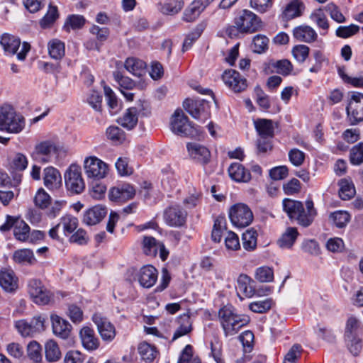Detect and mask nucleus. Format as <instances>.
Here are the masks:
<instances>
[{
	"mask_svg": "<svg viewBox=\"0 0 363 363\" xmlns=\"http://www.w3.org/2000/svg\"><path fill=\"white\" fill-rule=\"evenodd\" d=\"M108 138L115 143H122L125 137V133L117 126H110L106 130Z\"/></svg>",
	"mask_w": 363,
	"mask_h": 363,
	"instance_id": "64",
	"label": "nucleus"
},
{
	"mask_svg": "<svg viewBox=\"0 0 363 363\" xmlns=\"http://www.w3.org/2000/svg\"><path fill=\"white\" fill-rule=\"evenodd\" d=\"M339 195L342 200H348L355 194V188L353 183L347 179H342L339 182Z\"/></svg>",
	"mask_w": 363,
	"mask_h": 363,
	"instance_id": "40",
	"label": "nucleus"
},
{
	"mask_svg": "<svg viewBox=\"0 0 363 363\" xmlns=\"http://www.w3.org/2000/svg\"><path fill=\"white\" fill-rule=\"evenodd\" d=\"M255 276V279L259 282H271L274 279V272L272 268L262 266L256 269Z\"/></svg>",
	"mask_w": 363,
	"mask_h": 363,
	"instance_id": "51",
	"label": "nucleus"
},
{
	"mask_svg": "<svg viewBox=\"0 0 363 363\" xmlns=\"http://www.w3.org/2000/svg\"><path fill=\"white\" fill-rule=\"evenodd\" d=\"M135 190L129 184H123L118 186L112 187L108 192V198L115 202H125L134 197Z\"/></svg>",
	"mask_w": 363,
	"mask_h": 363,
	"instance_id": "16",
	"label": "nucleus"
},
{
	"mask_svg": "<svg viewBox=\"0 0 363 363\" xmlns=\"http://www.w3.org/2000/svg\"><path fill=\"white\" fill-rule=\"evenodd\" d=\"M45 359L49 362H57L62 357V353L58 344L54 340H49L45 342Z\"/></svg>",
	"mask_w": 363,
	"mask_h": 363,
	"instance_id": "36",
	"label": "nucleus"
},
{
	"mask_svg": "<svg viewBox=\"0 0 363 363\" xmlns=\"http://www.w3.org/2000/svg\"><path fill=\"white\" fill-rule=\"evenodd\" d=\"M310 49L305 45H295L291 50L294 59L300 63H303L308 57Z\"/></svg>",
	"mask_w": 363,
	"mask_h": 363,
	"instance_id": "59",
	"label": "nucleus"
},
{
	"mask_svg": "<svg viewBox=\"0 0 363 363\" xmlns=\"http://www.w3.org/2000/svg\"><path fill=\"white\" fill-rule=\"evenodd\" d=\"M229 218L234 226L242 228L252 223L253 214L247 205L243 203H238L230 208Z\"/></svg>",
	"mask_w": 363,
	"mask_h": 363,
	"instance_id": "6",
	"label": "nucleus"
},
{
	"mask_svg": "<svg viewBox=\"0 0 363 363\" xmlns=\"http://www.w3.org/2000/svg\"><path fill=\"white\" fill-rule=\"evenodd\" d=\"M325 10L330 14L331 18L337 23H341L346 21L345 17L338 6L334 3L328 4L325 7Z\"/></svg>",
	"mask_w": 363,
	"mask_h": 363,
	"instance_id": "63",
	"label": "nucleus"
},
{
	"mask_svg": "<svg viewBox=\"0 0 363 363\" xmlns=\"http://www.w3.org/2000/svg\"><path fill=\"white\" fill-rule=\"evenodd\" d=\"M92 320L96 324L99 333L104 341H112L116 335L114 325L100 314H94Z\"/></svg>",
	"mask_w": 363,
	"mask_h": 363,
	"instance_id": "14",
	"label": "nucleus"
},
{
	"mask_svg": "<svg viewBox=\"0 0 363 363\" xmlns=\"http://www.w3.org/2000/svg\"><path fill=\"white\" fill-rule=\"evenodd\" d=\"M138 350L143 363H152L158 355L156 347L146 342L140 343Z\"/></svg>",
	"mask_w": 363,
	"mask_h": 363,
	"instance_id": "31",
	"label": "nucleus"
},
{
	"mask_svg": "<svg viewBox=\"0 0 363 363\" xmlns=\"http://www.w3.org/2000/svg\"><path fill=\"white\" fill-rule=\"evenodd\" d=\"M140 107H130L117 120L119 125L127 130L133 129L138 121L139 113L143 109V104L140 101Z\"/></svg>",
	"mask_w": 363,
	"mask_h": 363,
	"instance_id": "17",
	"label": "nucleus"
},
{
	"mask_svg": "<svg viewBox=\"0 0 363 363\" xmlns=\"http://www.w3.org/2000/svg\"><path fill=\"white\" fill-rule=\"evenodd\" d=\"M42 347L40 343L33 340L27 345V355L33 363H42Z\"/></svg>",
	"mask_w": 363,
	"mask_h": 363,
	"instance_id": "41",
	"label": "nucleus"
},
{
	"mask_svg": "<svg viewBox=\"0 0 363 363\" xmlns=\"http://www.w3.org/2000/svg\"><path fill=\"white\" fill-rule=\"evenodd\" d=\"M350 160L354 165H359L363 163V143H359L351 148Z\"/></svg>",
	"mask_w": 363,
	"mask_h": 363,
	"instance_id": "55",
	"label": "nucleus"
},
{
	"mask_svg": "<svg viewBox=\"0 0 363 363\" xmlns=\"http://www.w3.org/2000/svg\"><path fill=\"white\" fill-rule=\"evenodd\" d=\"M252 282V279L249 276L244 274H240L237 280L238 294L241 293L245 297L251 298L255 294Z\"/></svg>",
	"mask_w": 363,
	"mask_h": 363,
	"instance_id": "32",
	"label": "nucleus"
},
{
	"mask_svg": "<svg viewBox=\"0 0 363 363\" xmlns=\"http://www.w3.org/2000/svg\"><path fill=\"white\" fill-rule=\"evenodd\" d=\"M315 216L316 211L314 208L313 201L307 200L306 201V209L303 206L302 210L298 213L294 220H296L300 225L308 227L313 223Z\"/></svg>",
	"mask_w": 363,
	"mask_h": 363,
	"instance_id": "22",
	"label": "nucleus"
},
{
	"mask_svg": "<svg viewBox=\"0 0 363 363\" xmlns=\"http://www.w3.org/2000/svg\"><path fill=\"white\" fill-rule=\"evenodd\" d=\"M347 114L351 125L363 121V94L351 92L346 107Z\"/></svg>",
	"mask_w": 363,
	"mask_h": 363,
	"instance_id": "7",
	"label": "nucleus"
},
{
	"mask_svg": "<svg viewBox=\"0 0 363 363\" xmlns=\"http://www.w3.org/2000/svg\"><path fill=\"white\" fill-rule=\"evenodd\" d=\"M359 328V322L355 317H350L347 319L345 328V338L351 339L356 337Z\"/></svg>",
	"mask_w": 363,
	"mask_h": 363,
	"instance_id": "61",
	"label": "nucleus"
},
{
	"mask_svg": "<svg viewBox=\"0 0 363 363\" xmlns=\"http://www.w3.org/2000/svg\"><path fill=\"white\" fill-rule=\"evenodd\" d=\"M0 44L7 55L17 54L18 60L21 61L26 59L27 53L30 50V44L23 42L20 52H17L21 46V40L18 37L9 33H4L1 36Z\"/></svg>",
	"mask_w": 363,
	"mask_h": 363,
	"instance_id": "5",
	"label": "nucleus"
},
{
	"mask_svg": "<svg viewBox=\"0 0 363 363\" xmlns=\"http://www.w3.org/2000/svg\"><path fill=\"white\" fill-rule=\"evenodd\" d=\"M14 325L21 336L23 337H33L35 336L28 320H18L15 322Z\"/></svg>",
	"mask_w": 363,
	"mask_h": 363,
	"instance_id": "54",
	"label": "nucleus"
},
{
	"mask_svg": "<svg viewBox=\"0 0 363 363\" xmlns=\"http://www.w3.org/2000/svg\"><path fill=\"white\" fill-rule=\"evenodd\" d=\"M28 164V161L26 156L23 153L17 152L11 159L10 166L15 171L22 172L27 168Z\"/></svg>",
	"mask_w": 363,
	"mask_h": 363,
	"instance_id": "49",
	"label": "nucleus"
},
{
	"mask_svg": "<svg viewBox=\"0 0 363 363\" xmlns=\"http://www.w3.org/2000/svg\"><path fill=\"white\" fill-rule=\"evenodd\" d=\"M293 36L297 41L311 43L317 40L318 34L311 26L301 25L294 28Z\"/></svg>",
	"mask_w": 363,
	"mask_h": 363,
	"instance_id": "24",
	"label": "nucleus"
},
{
	"mask_svg": "<svg viewBox=\"0 0 363 363\" xmlns=\"http://www.w3.org/2000/svg\"><path fill=\"white\" fill-rule=\"evenodd\" d=\"M46 320L47 318L45 315L38 314L28 320L34 335L45 330Z\"/></svg>",
	"mask_w": 363,
	"mask_h": 363,
	"instance_id": "46",
	"label": "nucleus"
},
{
	"mask_svg": "<svg viewBox=\"0 0 363 363\" xmlns=\"http://www.w3.org/2000/svg\"><path fill=\"white\" fill-rule=\"evenodd\" d=\"M255 127L262 138H272L274 136L273 121L269 119H257L255 121Z\"/></svg>",
	"mask_w": 363,
	"mask_h": 363,
	"instance_id": "33",
	"label": "nucleus"
},
{
	"mask_svg": "<svg viewBox=\"0 0 363 363\" xmlns=\"http://www.w3.org/2000/svg\"><path fill=\"white\" fill-rule=\"evenodd\" d=\"M273 305L274 301L272 298H267L250 303L249 308L254 313H263L269 311Z\"/></svg>",
	"mask_w": 363,
	"mask_h": 363,
	"instance_id": "44",
	"label": "nucleus"
},
{
	"mask_svg": "<svg viewBox=\"0 0 363 363\" xmlns=\"http://www.w3.org/2000/svg\"><path fill=\"white\" fill-rule=\"evenodd\" d=\"M59 224H60V226H62L64 234L67 235L73 233L77 229L78 220L75 217L66 216L62 218Z\"/></svg>",
	"mask_w": 363,
	"mask_h": 363,
	"instance_id": "53",
	"label": "nucleus"
},
{
	"mask_svg": "<svg viewBox=\"0 0 363 363\" xmlns=\"http://www.w3.org/2000/svg\"><path fill=\"white\" fill-rule=\"evenodd\" d=\"M218 319L225 336L237 334L250 321L247 316L237 314L230 305L225 306L219 310Z\"/></svg>",
	"mask_w": 363,
	"mask_h": 363,
	"instance_id": "1",
	"label": "nucleus"
},
{
	"mask_svg": "<svg viewBox=\"0 0 363 363\" xmlns=\"http://www.w3.org/2000/svg\"><path fill=\"white\" fill-rule=\"evenodd\" d=\"M303 203L301 201L285 199L283 201L284 211L287 213L290 219L294 220L298 213L302 210Z\"/></svg>",
	"mask_w": 363,
	"mask_h": 363,
	"instance_id": "38",
	"label": "nucleus"
},
{
	"mask_svg": "<svg viewBox=\"0 0 363 363\" xmlns=\"http://www.w3.org/2000/svg\"><path fill=\"white\" fill-rule=\"evenodd\" d=\"M30 232L29 225L22 219L16 221L13 229L14 238L21 242H27Z\"/></svg>",
	"mask_w": 363,
	"mask_h": 363,
	"instance_id": "39",
	"label": "nucleus"
},
{
	"mask_svg": "<svg viewBox=\"0 0 363 363\" xmlns=\"http://www.w3.org/2000/svg\"><path fill=\"white\" fill-rule=\"evenodd\" d=\"M50 320L54 335L63 340L68 339L72 332L69 322L56 314H51Z\"/></svg>",
	"mask_w": 363,
	"mask_h": 363,
	"instance_id": "18",
	"label": "nucleus"
},
{
	"mask_svg": "<svg viewBox=\"0 0 363 363\" xmlns=\"http://www.w3.org/2000/svg\"><path fill=\"white\" fill-rule=\"evenodd\" d=\"M298 235V230L294 227H289L278 240V245L281 248H291Z\"/></svg>",
	"mask_w": 363,
	"mask_h": 363,
	"instance_id": "37",
	"label": "nucleus"
},
{
	"mask_svg": "<svg viewBox=\"0 0 363 363\" xmlns=\"http://www.w3.org/2000/svg\"><path fill=\"white\" fill-rule=\"evenodd\" d=\"M311 19L316 23L318 28L323 30L325 32L323 33L325 35L329 28V23L325 14L323 13L322 9L315 10L311 14Z\"/></svg>",
	"mask_w": 363,
	"mask_h": 363,
	"instance_id": "47",
	"label": "nucleus"
},
{
	"mask_svg": "<svg viewBox=\"0 0 363 363\" xmlns=\"http://www.w3.org/2000/svg\"><path fill=\"white\" fill-rule=\"evenodd\" d=\"M225 230V220L223 218H218L214 220L211 238L216 242L221 240L222 234Z\"/></svg>",
	"mask_w": 363,
	"mask_h": 363,
	"instance_id": "62",
	"label": "nucleus"
},
{
	"mask_svg": "<svg viewBox=\"0 0 363 363\" xmlns=\"http://www.w3.org/2000/svg\"><path fill=\"white\" fill-rule=\"evenodd\" d=\"M242 245L245 250H250L257 245V233L253 230H248L242 234Z\"/></svg>",
	"mask_w": 363,
	"mask_h": 363,
	"instance_id": "56",
	"label": "nucleus"
},
{
	"mask_svg": "<svg viewBox=\"0 0 363 363\" xmlns=\"http://www.w3.org/2000/svg\"><path fill=\"white\" fill-rule=\"evenodd\" d=\"M43 182L48 189H58L62 186V177L57 169L48 167L44 169Z\"/></svg>",
	"mask_w": 363,
	"mask_h": 363,
	"instance_id": "23",
	"label": "nucleus"
},
{
	"mask_svg": "<svg viewBox=\"0 0 363 363\" xmlns=\"http://www.w3.org/2000/svg\"><path fill=\"white\" fill-rule=\"evenodd\" d=\"M85 18L81 15H71L69 16L66 20L65 28L69 30V28L73 30L82 28L85 23Z\"/></svg>",
	"mask_w": 363,
	"mask_h": 363,
	"instance_id": "57",
	"label": "nucleus"
},
{
	"mask_svg": "<svg viewBox=\"0 0 363 363\" xmlns=\"http://www.w3.org/2000/svg\"><path fill=\"white\" fill-rule=\"evenodd\" d=\"M50 195L43 189H40L34 197L35 206L42 209L46 208L50 204Z\"/></svg>",
	"mask_w": 363,
	"mask_h": 363,
	"instance_id": "58",
	"label": "nucleus"
},
{
	"mask_svg": "<svg viewBox=\"0 0 363 363\" xmlns=\"http://www.w3.org/2000/svg\"><path fill=\"white\" fill-rule=\"evenodd\" d=\"M161 242L151 236H145L143 241V250L145 255L155 257L160 249Z\"/></svg>",
	"mask_w": 363,
	"mask_h": 363,
	"instance_id": "42",
	"label": "nucleus"
},
{
	"mask_svg": "<svg viewBox=\"0 0 363 363\" xmlns=\"http://www.w3.org/2000/svg\"><path fill=\"white\" fill-rule=\"evenodd\" d=\"M170 128L173 133L179 135L186 136L191 133L192 127L188 118L180 109L176 110L172 115Z\"/></svg>",
	"mask_w": 363,
	"mask_h": 363,
	"instance_id": "11",
	"label": "nucleus"
},
{
	"mask_svg": "<svg viewBox=\"0 0 363 363\" xmlns=\"http://www.w3.org/2000/svg\"><path fill=\"white\" fill-rule=\"evenodd\" d=\"M82 345L87 350H95L99 346V339L96 337L93 329L84 327L79 332Z\"/></svg>",
	"mask_w": 363,
	"mask_h": 363,
	"instance_id": "27",
	"label": "nucleus"
},
{
	"mask_svg": "<svg viewBox=\"0 0 363 363\" xmlns=\"http://www.w3.org/2000/svg\"><path fill=\"white\" fill-rule=\"evenodd\" d=\"M272 67L274 71L284 76L289 75L293 70L291 62L286 59L276 61L272 63Z\"/></svg>",
	"mask_w": 363,
	"mask_h": 363,
	"instance_id": "52",
	"label": "nucleus"
},
{
	"mask_svg": "<svg viewBox=\"0 0 363 363\" xmlns=\"http://www.w3.org/2000/svg\"><path fill=\"white\" fill-rule=\"evenodd\" d=\"M107 214V209L102 205H96L87 209L83 216V223L94 225L100 223Z\"/></svg>",
	"mask_w": 363,
	"mask_h": 363,
	"instance_id": "21",
	"label": "nucleus"
},
{
	"mask_svg": "<svg viewBox=\"0 0 363 363\" xmlns=\"http://www.w3.org/2000/svg\"><path fill=\"white\" fill-rule=\"evenodd\" d=\"M48 53L52 59L61 60L65 55V45L64 42L54 38L48 43Z\"/></svg>",
	"mask_w": 363,
	"mask_h": 363,
	"instance_id": "35",
	"label": "nucleus"
},
{
	"mask_svg": "<svg viewBox=\"0 0 363 363\" xmlns=\"http://www.w3.org/2000/svg\"><path fill=\"white\" fill-rule=\"evenodd\" d=\"M57 151V147L54 142L45 140L35 145L31 156L35 160L46 163L50 162L52 154Z\"/></svg>",
	"mask_w": 363,
	"mask_h": 363,
	"instance_id": "12",
	"label": "nucleus"
},
{
	"mask_svg": "<svg viewBox=\"0 0 363 363\" xmlns=\"http://www.w3.org/2000/svg\"><path fill=\"white\" fill-rule=\"evenodd\" d=\"M178 325L172 336V340H175L184 335L189 334L192 330V323L190 315L184 313L179 315L177 319Z\"/></svg>",
	"mask_w": 363,
	"mask_h": 363,
	"instance_id": "28",
	"label": "nucleus"
},
{
	"mask_svg": "<svg viewBox=\"0 0 363 363\" xmlns=\"http://www.w3.org/2000/svg\"><path fill=\"white\" fill-rule=\"evenodd\" d=\"M0 286L8 293H13L18 288V278L10 269L0 271Z\"/></svg>",
	"mask_w": 363,
	"mask_h": 363,
	"instance_id": "19",
	"label": "nucleus"
},
{
	"mask_svg": "<svg viewBox=\"0 0 363 363\" xmlns=\"http://www.w3.org/2000/svg\"><path fill=\"white\" fill-rule=\"evenodd\" d=\"M304 10L305 5L301 0H292L282 8L281 18L287 21L300 17Z\"/></svg>",
	"mask_w": 363,
	"mask_h": 363,
	"instance_id": "20",
	"label": "nucleus"
},
{
	"mask_svg": "<svg viewBox=\"0 0 363 363\" xmlns=\"http://www.w3.org/2000/svg\"><path fill=\"white\" fill-rule=\"evenodd\" d=\"M203 11L194 1L185 9L182 14V20L186 22H194Z\"/></svg>",
	"mask_w": 363,
	"mask_h": 363,
	"instance_id": "45",
	"label": "nucleus"
},
{
	"mask_svg": "<svg viewBox=\"0 0 363 363\" xmlns=\"http://www.w3.org/2000/svg\"><path fill=\"white\" fill-rule=\"evenodd\" d=\"M28 293L37 305L45 306L54 302L53 294L38 279H31L28 282Z\"/></svg>",
	"mask_w": 363,
	"mask_h": 363,
	"instance_id": "4",
	"label": "nucleus"
},
{
	"mask_svg": "<svg viewBox=\"0 0 363 363\" xmlns=\"http://www.w3.org/2000/svg\"><path fill=\"white\" fill-rule=\"evenodd\" d=\"M145 62L141 60L129 57L125 62V68L132 74L141 77L145 73Z\"/></svg>",
	"mask_w": 363,
	"mask_h": 363,
	"instance_id": "34",
	"label": "nucleus"
},
{
	"mask_svg": "<svg viewBox=\"0 0 363 363\" xmlns=\"http://www.w3.org/2000/svg\"><path fill=\"white\" fill-rule=\"evenodd\" d=\"M84 169L89 178L98 180L106 177L108 172V164L95 156L84 160Z\"/></svg>",
	"mask_w": 363,
	"mask_h": 363,
	"instance_id": "9",
	"label": "nucleus"
},
{
	"mask_svg": "<svg viewBox=\"0 0 363 363\" xmlns=\"http://www.w3.org/2000/svg\"><path fill=\"white\" fill-rule=\"evenodd\" d=\"M67 189L72 194H81L85 188L82 177L81 168L77 165H71L65 174Z\"/></svg>",
	"mask_w": 363,
	"mask_h": 363,
	"instance_id": "8",
	"label": "nucleus"
},
{
	"mask_svg": "<svg viewBox=\"0 0 363 363\" xmlns=\"http://www.w3.org/2000/svg\"><path fill=\"white\" fill-rule=\"evenodd\" d=\"M189 157L198 163L206 164L211 159V152L204 145L198 143H189L186 145Z\"/></svg>",
	"mask_w": 363,
	"mask_h": 363,
	"instance_id": "15",
	"label": "nucleus"
},
{
	"mask_svg": "<svg viewBox=\"0 0 363 363\" xmlns=\"http://www.w3.org/2000/svg\"><path fill=\"white\" fill-rule=\"evenodd\" d=\"M230 177L238 182H247L251 179L250 172L238 162L233 163L228 168Z\"/></svg>",
	"mask_w": 363,
	"mask_h": 363,
	"instance_id": "29",
	"label": "nucleus"
},
{
	"mask_svg": "<svg viewBox=\"0 0 363 363\" xmlns=\"http://www.w3.org/2000/svg\"><path fill=\"white\" fill-rule=\"evenodd\" d=\"M186 218L187 212L178 204L169 206L164 212V219L166 223L172 227L184 225Z\"/></svg>",
	"mask_w": 363,
	"mask_h": 363,
	"instance_id": "10",
	"label": "nucleus"
},
{
	"mask_svg": "<svg viewBox=\"0 0 363 363\" xmlns=\"http://www.w3.org/2000/svg\"><path fill=\"white\" fill-rule=\"evenodd\" d=\"M269 39L263 35H257L253 38L252 48L257 53L264 52L268 48Z\"/></svg>",
	"mask_w": 363,
	"mask_h": 363,
	"instance_id": "60",
	"label": "nucleus"
},
{
	"mask_svg": "<svg viewBox=\"0 0 363 363\" xmlns=\"http://www.w3.org/2000/svg\"><path fill=\"white\" fill-rule=\"evenodd\" d=\"M184 108L194 118L201 119V104L198 101L186 99L183 103Z\"/></svg>",
	"mask_w": 363,
	"mask_h": 363,
	"instance_id": "48",
	"label": "nucleus"
},
{
	"mask_svg": "<svg viewBox=\"0 0 363 363\" xmlns=\"http://www.w3.org/2000/svg\"><path fill=\"white\" fill-rule=\"evenodd\" d=\"M235 28L241 33H252L262 27L260 18L253 12L244 9L234 18Z\"/></svg>",
	"mask_w": 363,
	"mask_h": 363,
	"instance_id": "3",
	"label": "nucleus"
},
{
	"mask_svg": "<svg viewBox=\"0 0 363 363\" xmlns=\"http://www.w3.org/2000/svg\"><path fill=\"white\" fill-rule=\"evenodd\" d=\"M222 79L225 84L235 93L241 92L247 86V80L234 69L225 70Z\"/></svg>",
	"mask_w": 363,
	"mask_h": 363,
	"instance_id": "13",
	"label": "nucleus"
},
{
	"mask_svg": "<svg viewBox=\"0 0 363 363\" xmlns=\"http://www.w3.org/2000/svg\"><path fill=\"white\" fill-rule=\"evenodd\" d=\"M157 275V271L154 267L144 266L138 274V281L143 287L150 288L156 283Z\"/></svg>",
	"mask_w": 363,
	"mask_h": 363,
	"instance_id": "25",
	"label": "nucleus"
},
{
	"mask_svg": "<svg viewBox=\"0 0 363 363\" xmlns=\"http://www.w3.org/2000/svg\"><path fill=\"white\" fill-rule=\"evenodd\" d=\"M58 18V11L57 6H50L47 13L40 20V25L43 28H50Z\"/></svg>",
	"mask_w": 363,
	"mask_h": 363,
	"instance_id": "50",
	"label": "nucleus"
},
{
	"mask_svg": "<svg viewBox=\"0 0 363 363\" xmlns=\"http://www.w3.org/2000/svg\"><path fill=\"white\" fill-rule=\"evenodd\" d=\"M329 218L336 227L342 228L349 223L350 215L345 211H336L330 214Z\"/></svg>",
	"mask_w": 363,
	"mask_h": 363,
	"instance_id": "43",
	"label": "nucleus"
},
{
	"mask_svg": "<svg viewBox=\"0 0 363 363\" xmlns=\"http://www.w3.org/2000/svg\"><path fill=\"white\" fill-rule=\"evenodd\" d=\"M184 0H164L157 4L158 11L166 16H175L184 8Z\"/></svg>",
	"mask_w": 363,
	"mask_h": 363,
	"instance_id": "26",
	"label": "nucleus"
},
{
	"mask_svg": "<svg viewBox=\"0 0 363 363\" xmlns=\"http://www.w3.org/2000/svg\"><path fill=\"white\" fill-rule=\"evenodd\" d=\"M25 127L24 118L17 113L10 105L0 107V130L9 133H18Z\"/></svg>",
	"mask_w": 363,
	"mask_h": 363,
	"instance_id": "2",
	"label": "nucleus"
},
{
	"mask_svg": "<svg viewBox=\"0 0 363 363\" xmlns=\"http://www.w3.org/2000/svg\"><path fill=\"white\" fill-rule=\"evenodd\" d=\"M12 259L15 263L22 265H32L36 262L33 252L28 248L16 250Z\"/></svg>",
	"mask_w": 363,
	"mask_h": 363,
	"instance_id": "30",
	"label": "nucleus"
}]
</instances>
